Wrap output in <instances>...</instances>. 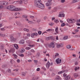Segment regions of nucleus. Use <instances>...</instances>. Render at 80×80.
<instances>
[{
    "instance_id": "1",
    "label": "nucleus",
    "mask_w": 80,
    "mask_h": 80,
    "mask_svg": "<svg viewBox=\"0 0 80 80\" xmlns=\"http://www.w3.org/2000/svg\"><path fill=\"white\" fill-rule=\"evenodd\" d=\"M34 5L37 7L40 8L41 9H44L45 6L42 4V2L41 0H35Z\"/></svg>"
},
{
    "instance_id": "2",
    "label": "nucleus",
    "mask_w": 80,
    "mask_h": 80,
    "mask_svg": "<svg viewBox=\"0 0 80 80\" xmlns=\"http://www.w3.org/2000/svg\"><path fill=\"white\" fill-rule=\"evenodd\" d=\"M67 21L69 23H74L76 22V20L74 19H68Z\"/></svg>"
},
{
    "instance_id": "3",
    "label": "nucleus",
    "mask_w": 80,
    "mask_h": 80,
    "mask_svg": "<svg viewBox=\"0 0 80 80\" xmlns=\"http://www.w3.org/2000/svg\"><path fill=\"white\" fill-rule=\"evenodd\" d=\"M48 47L49 48H54L55 47V45H54V42H52L50 43V44L49 45Z\"/></svg>"
},
{
    "instance_id": "4",
    "label": "nucleus",
    "mask_w": 80,
    "mask_h": 80,
    "mask_svg": "<svg viewBox=\"0 0 80 80\" xmlns=\"http://www.w3.org/2000/svg\"><path fill=\"white\" fill-rule=\"evenodd\" d=\"M8 3L7 2L1 1L0 2V4L1 5H8Z\"/></svg>"
},
{
    "instance_id": "5",
    "label": "nucleus",
    "mask_w": 80,
    "mask_h": 80,
    "mask_svg": "<svg viewBox=\"0 0 80 80\" xmlns=\"http://www.w3.org/2000/svg\"><path fill=\"white\" fill-rule=\"evenodd\" d=\"M63 45L62 44H56V47L57 48H61V47H62Z\"/></svg>"
},
{
    "instance_id": "6",
    "label": "nucleus",
    "mask_w": 80,
    "mask_h": 80,
    "mask_svg": "<svg viewBox=\"0 0 80 80\" xmlns=\"http://www.w3.org/2000/svg\"><path fill=\"white\" fill-rule=\"evenodd\" d=\"M20 10H21V9L20 8H16L15 7L14 8V9H13V11H20Z\"/></svg>"
},
{
    "instance_id": "7",
    "label": "nucleus",
    "mask_w": 80,
    "mask_h": 80,
    "mask_svg": "<svg viewBox=\"0 0 80 80\" xmlns=\"http://www.w3.org/2000/svg\"><path fill=\"white\" fill-rule=\"evenodd\" d=\"M50 66V63L49 62H48L46 64V67L47 68H49Z\"/></svg>"
},
{
    "instance_id": "8",
    "label": "nucleus",
    "mask_w": 80,
    "mask_h": 80,
    "mask_svg": "<svg viewBox=\"0 0 80 80\" xmlns=\"http://www.w3.org/2000/svg\"><path fill=\"white\" fill-rule=\"evenodd\" d=\"M23 3H24L26 4V3H25V2H24V1L23 0H21L18 2V3L19 4H23Z\"/></svg>"
},
{
    "instance_id": "9",
    "label": "nucleus",
    "mask_w": 80,
    "mask_h": 80,
    "mask_svg": "<svg viewBox=\"0 0 80 80\" xmlns=\"http://www.w3.org/2000/svg\"><path fill=\"white\" fill-rule=\"evenodd\" d=\"M65 16V14L63 13H61L59 15V17H64Z\"/></svg>"
},
{
    "instance_id": "10",
    "label": "nucleus",
    "mask_w": 80,
    "mask_h": 80,
    "mask_svg": "<svg viewBox=\"0 0 80 80\" xmlns=\"http://www.w3.org/2000/svg\"><path fill=\"white\" fill-rule=\"evenodd\" d=\"M52 4V2H48L46 3V6L48 7V6H50V5H51Z\"/></svg>"
},
{
    "instance_id": "11",
    "label": "nucleus",
    "mask_w": 80,
    "mask_h": 80,
    "mask_svg": "<svg viewBox=\"0 0 80 80\" xmlns=\"http://www.w3.org/2000/svg\"><path fill=\"white\" fill-rule=\"evenodd\" d=\"M11 41V42H13V41H15V39L13 37L11 36L10 37Z\"/></svg>"
},
{
    "instance_id": "12",
    "label": "nucleus",
    "mask_w": 80,
    "mask_h": 80,
    "mask_svg": "<svg viewBox=\"0 0 80 80\" xmlns=\"http://www.w3.org/2000/svg\"><path fill=\"white\" fill-rule=\"evenodd\" d=\"M38 79V77L35 76L33 78L32 80H37Z\"/></svg>"
},
{
    "instance_id": "13",
    "label": "nucleus",
    "mask_w": 80,
    "mask_h": 80,
    "mask_svg": "<svg viewBox=\"0 0 80 80\" xmlns=\"http://www.w3.org/2000/svg\"><path fill=\"white\" fill-rule=\"evenodd\" d=\"M70 78V76L67 75L65 77L66 80H69Z\"/></svg>"
},
{
    "instance_id": "14",
    "label": "nucleus",
    "mask_w": 80,
    "mask_h": 80,
    "mask_svg": "<svg viewBox=\"0 0 80 80\" xmlns=\"http://www.w3.org/2000/svg\"><path fill=\"white\" fill-rule=\"evenodd\" d=\"M19 43L23 44L24 43V40L22 39L19 42Z\"/></svg>"
},
{
    "instance_id": "15",
    "label": "nucleus",
    "mask_w": 80,
    "mask_h": 80,
    "mask_svg": "<svg viewBox=\"0 0 80 80\" xmlns=\"http://www.w3.org/2000/svg\"><path fill=\"white\" fill-rule=\"evenodd\" d=\"M5 35L4 34H2V33L0 32V37H5Z\"/></svg>"
},
{
    "instance_id": "16",
    "label": "nucleus",
    "mask_w": 80,
    "mask_h": 80,
    "mask_svg": "<svg viewBox=\"0 0 80 80\" xmlns=\"http://www.w3.org/2000/svg\"><path fill=\"white\" fill-rule=\"evenodd\" d=\"M14 46L16 49H18V46L17 44H15L14 45Z\"/></svg>"
},
{
    "instance_id": "17",
    "label": "nucleus",
    "mask_w": 80,
    "mask_h": 80,
    "mask_svg": "<svg viewBox=\"0 0 80 80\" xmlns=\"http://www.w3.org/2000/svg\"><path fill=\"white\" fill-rule=\"evenodd\" d=\"M63 72H65V70H63L62 71L58 72V74H62V73H63Z\"/></svg>"
},
{
    "instance_id": "18",
    "label": "nucleus",
    "mask_w": 80,
    "mask_h": 80,
    "mask_svg": "<svg viewBox=\"0 0 80 80\" xmlns=\"http://www.w3.org/2000/svg\"><path fill=\"white\" fill-rule=\"evenodd\" d=\"M40 53L38 52L37 53V54L36 55V57L37 58H38L40 57Z\"/></svg>"
},
{
    "instance_id": "19",
    "label": "nucleus",
    "mask_w": 80,
    "mask_h": 80,
    "mask_svg": "<svg viewBox=\"0 0 80 80\" xmlns=\"http://www.w3.org/2000/svg\"><path fill=\"white\" fill-rule=\"evenodd\" d=\"M58 27H57L56 28H55V31L57 33H58Z\"/></svg>"
},
{
    "instance_id": "20",
    "label": "nucleus",
    "mask_w": 80,
    "mask_h": 80,
    "mask_svg": "<svg viewBox=\"0 0 80 80\" xmlns=\"http://www.w3.org/2000/svg\"><path fill=\"white\" fill-rule=\"evenodd\" d=\"M10 8H11V10L12 9V10H13V9L15 8V6L13 5H12L10 6Z\"/></svg>"
},
{
    "instance_id": "21",
    "label": "nucleus",
    "mask_w": 80,
    "mask_h": 80,
    "mask_svg": "<svg viewBox=\"0 0 80 80\" xmlns=\"http://www.w3.org/2000/svg\"><path fill=\"white\" fill-rule=\"evenodd\" d=\"M16 24H17L18 25H19V26L21 25V23H20V21H17V22H16Z\"/></svg>"
},
{
    "instance_id": "22",
    "label": "nucleus",
    "mask_w": 80,
    "mask_h": 80,
    "mask_svg": "<svg viewBox=\"0 0 80 80\" xmlns=\"http://www.w3.org/2000/svg\"><path fill=\"white\" fill-rule=\"evenodd\" d=\"M25 50L24 49H22V50L20 51V53H23L24 52H25Z\"/></svg>"
},
{
    "instance_id": "23",
    "label": "nucleus",
    "mask_w": 80,
    "mask_h": 80,
    "mask_svg": "<svg viewBox=\"0 0 80 80\" xmlns=\"http://www.w3.org/2000/svg\"><path fill=\"white\" fill-rule=\"evenodd\" d=\"M54 24L52 22H50L49 23V25H50V26H53Z\"/></svg>"
},
{
    "instance_id": "24",
    "label": "nucleus",
    "mask_w": 80,
    "mask_h": 80,
    "mask_svg": "<svg viewBox=\"0 0 80 80\" xmlns=\"http://www.w3.org/2000/svg\"><path fill=\"white\" fill-rule=\"evenodd\" d=\"M72 48V46L70 45H68L67 46V48H68V49H70L71 48Z\"/></svg>"
},
{
    "instance_id": "25",
    "label": "nucleus",
    "mask_w": 80,
    "mask_h": 80,
    "mask_svg": "<svg viewBox=\"0 0 80 80\" xmlns=\"http://www.w3.org/2000/svg\"><path fill=\"white\" fill-rule=\"evenodd\" d=\"M74 76L75 78H77V76H78V74L77 73H74Z\"/></svg>"
},
{
    "instance_id": "26",
    "label": "nucleus",
    "mask_w": 80,
    "mask_h": 80,
    "mask_svg": "<svg viewBox=\"0 0 80 80\" xmlns=\"http://www.w3.org/2000/svg\"><path fill=\"white\" fill-rule=\"evenodd\" d=\"M63 40H67V39H68V36H65L63 38Z\"/></svg>"
},
{
    "instance_id": "27",
    "label": "nucleus",
    "mask_w": 80,
    "mask_h": 80,
    "mask_svg": "<svg viewBox=\"0 0 80 80\" xmlns=\"http://www.w3.org/2000/svg\"><path fill=\"white\" fill-rule=\"evenodd\" d=\"M53 29H49L46 30V32H50V31H53Z\"/></svg>"
},
{
    "instance_id": "28",
    "label": "nucleus",
    "mask_w": 80,
    "mask_h": 80,
    "mask_svg": "<svg viewBox=\"0 0 80 80\" xmlns=\"http://www.w3.org/2000/svg\"><path fill=\"white\" fill-rule=\"evenodd\" d=\"M56 62H57V64H58V63H60V62H59V59H56Z\"/></svg>"
},
{
    "instance_id": "29",
    "label": "nucleus",
    "mask_w": 80,
    "mask_h": 80,
    "mask_svg": "<svg viewBox=\"0 0 80 80\" xmlns=\"http://www.w3.org/2000/svg\"><path fill=\"white\" fill-rule=\"evenodd\" d=\"M29 47H35V45L34 44H33L32 45L31 44H29L28 45Z\"/></svg>"
},
{
    "instance_id": "30",
    "label": "nucleus",
    "mask_w": 80,
    "mask_h": 80,
    "mask_svg": "<svg viewBox=\"0 0 80 80\" xmlns=\"http://www.w3.org/2000/svg\"><path fill=\"white\" fill-rule=\"evenodd\" d=\"M79 0H73L72 2L73 3H75L76 2H78Z\"/></svg>"
},
{
    "instance_id": "31",
    "label": "nucleus",
    "mask_w": 80,
    "mask_h": 80,
    "mask_svg": "<svg viewBox=\"0 0 80 80\" xmlns=\"http://www.w3.org/2000/svg\"><path fill=\"white\" fill-rule=\"evenodd\" d=\"M31 48L29 47H26L25 48L26 50H30V49H31Z\"/></svg>"
},
{
    "instance_id": "32",
    "label": "nucleus",
    "mask_w": 80,
    "mask_h": 80,
    "mask_svg": "<svg viewBox=\"0 0 80 80\" xmlns=\"http://www.w3.org/2000/svg\"><path fill=\"white\" fill-rule=\"evenodd\" d=\"M13 56H14V57L15 58L17 59V55H16V54H13Z\"/></svg>"
},
{
    "instance_id": "33",
    "label": "nucleus",
    "mask_w": 80,
    "mask_h": 80,
    "mask_svg": "<svg viewBox=\"0 0 80 80\" xmlns=\"http://www.w3.org/2000/svg\"><path fill=\"white\" fill-rule=\"evenodd\" d=\"M54 22L56 23H58V22H59V21H58V20H56L54 21Z\"/></svg>"
},
{
    "instance_id": "34",
    "label": "nucleus",
    "mask_w": 80,
    "mask_h": 80,
    "mask_svg": "<svg viewBox=\"0 0 80 80\" xmlns=\"http://www.w3.org/2000/svg\"><path fill=\"white\" fill-rule=\"evenodd\" d=\"M67 74L66 73H64L63 74V77H67Z\"/></svg>"
},
{
    "instance_id": "35",
    "label": "nucleus",
    "mask_w": 80,
    "mask_h": 80,
    "mask_svg": "<svg viewBox=\"0 0 80 80\" xmlns=\"http://www.w3.org/2000/svg\"><path fill=\"white\" fill-rule=\"evenodd\" d=\"M65 25V23H63L61 25V27H64Z\"/></svg>"
},
{
    "instance_id": "36",
    "label": "nucleus",
    "mask_w": 80,
    "mask_h": 80,
    "mask_svg": "<svg viewBox=\"0 0 80 80\" xmlns=\"http://www.w3.org/2000/svg\"><path fill=\"white\" fill-rule=\"evenodd\" d=\"M24 31H27V32H28V31H29V29H28L25 28L24 29Z\"/></svg>"
},
{
    "instance_id": "37",
    "label": "nucleus",
    "mask_w": 80,
    "mask_h": 80,
    "mask_svg": "<svg viewBox=\"0 0 80 80\" xmlns=\"http://www.w3.org/2000/svg\"><path fill=\"white\" fill-rule=\"evenodd\" d=\"M31 51L33 53H35V50L33 49H31Z\"/></svg>"
},
{
    "instance_id": "38",
    "label": "nucleus",
    "mask_w": 80,
    "mask_h": 80,
    "mask_svg": "<svg viewBox=\"0 0 80 80\" xmlns=\"http://www.w3.org/2000/svg\"><path fill=\"white\" fill-rule=\"evenodd\" d=\"M56 79H57V80H59V79H60V77L58 76H57Z\"/></svg>"
},
{
    "instance_id": "39",
    "label": "nucleus",
    "mask_w": 80,
    "mask_h": 80,
    "mask_svg": "<svg viewBox=\"0 0 80 80\" xmlns=\"http://www.w3.org/2000/svg\"><path fill=\"white\" fill-rule=\"evenodd\" d=\"M22 17L23 18H27V16L26 15H22Z\"/></svg>"
},
{
    "instance_id": "40",
    "label": "nucleus",
    "mask_w": 80,
    "mask_h": 80,
    "mask_svg": "<svg viewBox=\"0 0 80 80\" xmlns=\"http://www.w3.org/2000/svg\"><path fill=\"white\" fill-rule=\"evenodd\" d=\"M38 34L39 35H40L41 34H42V32L41 31H39L38 32Z\"/></svg>"
},
{
    "instance_id": "41",
    "label": "nucleus",
    "mask_w": 80,
    "mask_h": 80,
    "mask_svg": "<svg viewBox=\"0 0 80 80\" xmlns=\"http://www.w3.org/2000/svg\"><path fill=\"white\" fill-rule=\"evenodd\" d=\"M78 68L79 69V67H78V68H77V67H76L75 68V70L76 71L77 70H78Z\"/></svg>"
},
{
    "instance_id": "42",
    "label": "nucleus",
    "mask_w": 80,
    "mask_h": 80,
    "mask_svg": "<svg viewBox=\"0 0 80 80\" xmlns=\"http://www.w3.org/2000/svg\"><path fill=\"white\" fill-rule=\"evenodd\" d=\"M8 72H9V73H11V70H10V69H8Z\"/></svg>"
},
{
    "instance_id": "43",
    "label": "nucleus",
    "mask_w": 80,
    "mask_h": 80,
    "mask_svg": "<svg viewBox=\"0 0 80 80\" xmlns=\"http://www.w3.org/2000/svg\"><path fill=\"white\" fill-rule=\"evenodd\" d=\"M34 34L35 33H33L31 35V37H32V38L34 37V36L35 35Z\"/></svg>"
},
{
    "instance_id": "44",
    "label": "nucleus",
    "mask_w": 80,
    "mask_h": 80,
    "mask_svg": "<svg viewBox=\"0 0 80 80\" xmlns=\"http://www.w3.org/2000/svg\"><path fill=\"white\" fill-rule=\"evenodd\" d=\"M28 23H30V24H32V23H33V22L31 21H29L28 22Z\"/></svg>"
},
{
    "instance_id": "45",
    "label": "nucleus",
    "mask_w": 80,
    "mask_h": 80,
    "mask_svg": "<svg viewBox=\"0 0 80 80\" xmlns=\"http://www.w3.org/2000/svg\"><path fill=\"white\" fill-rule=\"evenodd\" d=\"M24 40H27V39H28V38L27 36H26L24 38Z\"/></svg>"
},
{
    "instance_id": "46",
    "label": "nucleus",
    "mask_w": 80,
    "mask_h": 80,
    "mask_svg": "<svg viewBox=\"0 0 80 80\" xmlns=\"http://www.w3.org/2000/svg\"><path fill=\"white\" fill-rule=\"evenodd\" d=\"M1 31H4L5 30V28H1Z\"/></svg>"
},
{
    "instance_id": "47",
    "label": "nucleus",
    "mask_w": 80,
    "mask_h": 80,
    "mask_svg": "<svg viewBox=\"0 0 80 80\" xmlns=\"http://www.w3.org/2000/svg\"><path fill=\"white\" fill-rule=\"evenodd\" d=\"M7 9H8V10H11V9L10 8V6H8V7H7Z\"/></svg>"
},
{
    "instance_id": "48",
    "label": "nucleus",
    "mask_w": 80,
    "mask_h": 80,
    "mask_svg": "<svg viewBox=\"0 0 80 80\" xmlns=\"http://www.w3.org/2000/svg\"><path fill=\"white\" fill-rule=\"evenodd\" d=\"M31 55V53H30V52H28V55Z\"/></svg>"
},
{
    "instance_id": "49",
    "label": "nucleus",
    "mask_w": 80,
    "mask_h": 80,
    "mask_svg": "<svg viewBox=\"0 0 80 80\" xmlns=\"http://www.w3.org/2000/svg\"><path fill=\"white\" fill-rule=\"evenodd\" d=\"M61 2L62 3H64V2H65V0H61Z\"/></svg>"
},
{
    "instance_id": "50",
    "label": "nucleus",
    "mask_w": 80,
    "mask_h": 80,
    "mask_svg": "<svg viewBox=\"0 0 80 80\" xmlns=\"http://www.w3.org/2000/svg\"><path fill=\"white\" fill-rule=\"evenodd\" d=\"M44 20H47V19H48V17L45 16V17H44Z\"/></svg>"
},
{
    "instance_id": "51",
    "label": "nucleus",
    "mask_w": 80,
    "mask_h": 80,
    "mask_svg": "<svg viewBox=\"0 0 80 80\" xmlns=\"http://www.w3.org/2000/svg\"><path fill=\"white\" fill-rule=\"evenodd\" d=\"M79 31V30L78 29H76L75 31V32H78Z\"/></svg>"
},
{
    "instance_id": "52",
    "label": "nucleus",
    "mask_w": 80,
    "mask_h": 80,
    "mask_svg": "<svg viewBox=\"0 0 80 80\" xmlns=\"http://www.w3.org/2000/svg\"><path fill=\"white\" fill-rule=\"evenodd\" d=\"M19 56H20V57H24V55L23 54H21L19 55Z\"/></svg>"
},
{
    "instance_id": "53",
    "label": "nucleus",
    "mask_w": 80,
    "mask_h": 80,
    "mask_svg": "<svg viewBox=\"0 0 80 80\" xmlns=\"http://www.w3.org/2000/svg\"><path fill=\"white\" fill-rule=\"evenodd\" d=\"M7 66L5 64L3 65L2 66V67L3 68H4V67H6Z\"/></svg>"
},
{
    "instance_id": "54",
    "label": "nucleus",
    "mask_w": 80,
    "mask_h": 80,
    "mask_svg": "<svg viewBox=\"0 0 80 80\" xmlns=\"http://www.w3.org/2000/svg\"><path fill=\"white\" fill-rule=\"evenodd\" d=\"M58 55H59V54H58V53H57L55 55V56L56 57L57 56H58Z\"/></svg>"
},
{
    "instance_id": "55",
    "label": "nucleus",
    "mask_w": 80,
    "mask_h": 80,
    "mask_svg": "<svg viewBox=\"0 0 80 80\" xmlns=\"http://www.w3.org/2000/svg\"><path fill=\"white\" fill-rule=\"evenodd\" d=\"M65 68H66V67H62V70H64V69H65Z\"/></svg>"
},
{
    "instance_id": "56",
    "label": "nucleus",
    "mask_w": 80,
    "mask_h": 80,
    "mask_svg": "<svg viewBox=\"0 0 80 80\" xmlns=\"http://www.w3.org/2000/svg\"><path fill=\"white\" fill-rule=\"evenodd\" d=\"M52 0H48V2H49V3H52Z\"/></svg>"
},
{
    "instance_id": "57",
    "label": "nucleus",
    "mask_w": 80,
    "mask_h": 80,
    "mask_svg": "<svg viewBox=\"0 0 80 80\" xmlns=\"http://www.w3.org/2000/svg\"><path fill=\"white\" fill-rule=\"evenodd\" d=\"M42 68L45 71V70H46V68H45L44 67H43Z\"/></svg>"
},
{
    "instance_id": "58",
    "label": "nucleus",
    "mask_w": 80,
    "mask_h": 80,
    "mask_svg": "<svg viewBox=\"0 0 80 80\" xmlns=\"http://www.w3.org/2000/svg\"><path fill=\"white\" fill-rule=\"evenodd\" d=\"M27 35L28 37H30V34H29V33H28V34H27Z\"/></svg>"
},
{
    "instance_id": "59",
    "label": "nucleus",
    "mask_w": 80,
    "mask_h": 80,
    "mask_svg": "<svg viewBox=\"0 0 80 80\" xmlns=\"http://www.w3.org/2000/svg\"><path fill=\"white\" fill-rule=\"evenodd\" d=\"M78 64V62H76L75 63V65H77Z\"/></svg>"
},
{
    "instance_id": "60",
    "label": "nucleus",
    "mask_w": 80,
    "mask_h": 80,
    "mask_svg": "<svg viewBox=\"0 0 80 80\" xmlns=\"http://www.w3.org/2000/svg\"><path fill=\"white\" fill-rule=\"evenodd\" d=\"M34 33V35H36V36H37V35H38V33Z\"/></svg>"
},
{
    "instance_id": "61",
    "label": "nucleus",
    "mask_w": 80,
    "mask_h": 80,
    "mask_svg": "<svg viewBox=\"0 0 80 80\" xmlns=\"http://www.w3.org/2000/svg\"><path fill=\"white\" fill-rule=\"evenodd\" d=\"M34 63H37V62H38V61L37 60H34Z\"/></svg>"
},
{
    "instance_id": "62",
    "label": "nucleus",
    "mask_w": 80,
    "mask_h": 80,
    "mask_svg": "<svg viewBox=\"0 0 80 80\" xmlns=\"http://www.w3.org/2000/svg\"><path fill=\"white\" fill-rule=\"evenodd\" d=\"M22 75L23 76H25V73H22Z\"/></svg>"
},
{
    "instance_id": "63",
    "label": "nucleus",
    "mask_w": 80,
    "mask_h": 80,
    "mask_svg": "<svg viewBox=\"0 0 80 80\" xmlns=\"http://www.w3.org/2000/svg\"><path fill=\"white\" fill-rule=\"evenodd\" d=\"M3 8V6L0 5V9H1V8Z\"/></svg>"
},
{
    "instance_id": "64",
    "label": "nucleus",
    "mask_w": 80,
    "mask_h": 80,
    "mask_svg": "<svg viewBox=\"0 0 80 80\" xmlns=\"http://www.w3.org/2000/svg\"><path fill=\"white\" fill-rule=\"evenodd\" d=\"M37 70L38 71H40V68H37Z\"/></svg>"
}]
</instances>
